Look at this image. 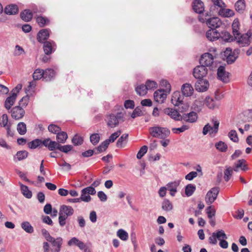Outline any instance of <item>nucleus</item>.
Wrapping results in <instances>:
<instances>
[{
  "label": "nucleus",
  "mask_w": 252,
  "mask_h": 252,
  "mask_svg": "<svg viewBox=\"0 0 252 252\" xmlns=\"http://www.w3.org/2000/svg\"><path fill=\"white\" fill-rule=\"evenodd\" d=\"M32 13L29 9H25L20 13L21 19L25 22L30 21L32 18Z\"/></svg>",
  "instance_id": "nucleus-32"
},
{
  "label": "nucleus",
  "mask_w": 252,
  "mask_h": 252,
  "mask_svg": "<svg viewBox=\"0 0 252 252\" xmlns=\"http://www.w3.org/2000/svg\"><path fill=\"white\" fill-rule=\"evenodd\" d=\"M179 186V183L177 182H173L169 183L167 185V189L170 191V194L171 196H174L177 192V188Z\"/></svg>",
  "instance_id": "nucleus-33"
},
{
  "label": "nucleus",
  "mask_w": 252,
  "mask_h": 252,
  "mask_svg": "<svg viewBox=\"0 0 252 252\" xmlns=\"http://www.w3.org/2000/svg\"><path fill=\"white\" fill-rule=\"evenodd\" d=\"M57 142L52 141L50 138H47L43 140H41V146H44L49 151H55Z\"/></svg>",
  "instance_id": "nucleus-23"
},
{
  "label": "nucleus",
  "mask_w": 252,
  "mask_h": 252,
  "mask_svg": "<svg viewBox=\"0 0 252 252\" xmlns=\"http://www.w3.org/2000/svg\"><path fill=\"white\" fill-rule=\"evenodd\" d=\"M117 236L123 241H126L128 239V233L124 230L120 229L117 232Z\"/></svg>",
  "instance_id": "nucleus-52"
},
{
  "label": "nucleus",
  "mask_w": 252,
  "mask_h": 252,
  "mask_svg": "<svg viewBox=\"0 0 252 252\" xmlns=\"http://www.w3.org/2000/svg\"><path fill=\"white\" fill-rule=\"evenodd\" d=\"M145 85L146 87L147 91L156 89L158 86L157 83L155 81L150 80H148L146 81Z\"/></svg>",
  "instance_id": "nucleus-58"
},
{
  "label": "nucleus",
  "mask_w": 252,
  "mask_h": 252,
  "mask_svg": "<svg viewBox=\"0 0 252 252\" xmlns=\"http://www.w3.org/2000/svg\"><path fill=\"white\" fill-rule=\"evenodd\" d=\"M220 191L219 187H214L208 191L205 197V201L208 204H211L217 199Z\"/></svg>",
  "instance_id": "nucleus-7"
},
{
  "label": "nucleus",
  "mask_w": 252,
  "mask_h": 252,
  "mask_svg": "<svg viewBox=\"0 0 252 252\" xmlns=\"http://www.w3.org/2000/svg\"><path fill=\"white\" fill-rule=\"evenodd\" d=\"M43 70L39 68L35 69L32 74V77L34 80H38L41 78L43 79Z\"/></svg>",
  "instance_id": "nucleus-43"
},
{
  "label": "nucleus",
  "mask_w": 252,
  "mask_h": 252,
  "mask_svg": "<svg viewBox=\"0 0 252 252\" xmlns=\"http://www.w3.org/2000/svg\"><path fill=\"white\" fill-rule=\"evenodd\" d=\"M128 136V134H123L117 140L116 143V146L119 148H122L123 147L124 142L125 141H126V142Z\"/></svg>",
  "instance_id": "nucleus-47"
},
{
  "label": "nucleus",
  "mask_w": 252,
  "mask_h": 252,
  "mask_svg": "<svg viewBox=\"0 0 252 252\" xmlns=\"http://www.w3.org/2000/svg\"><path fill=\"white\" fill-rule=\"evenodd\" d=\"M219 33L220 34L219 38H221L225 42H230L236 39L234 35H231L229 32L226 31H222L220 32H219Z\"/></svg>",
  "instance_id": "nucleus-26"
},
{
  "label": "nucleus",
  "mask_w": 252,
  "mask_h": 252,
  "mask_svg": "<svg viewBox=\"0 0 252 252\" xmlns=\"http://www.w3.org/2000/svg\"><path fill=\"white\" fill-rule=\"evenodd\" d=\"M5 14L8 15H15L18 13L19 11V8L16 4H11L7 5L4 10Z\"/></svg>",
  "instance_id": "nucleus-29"
},
{
  "label": "nucleus",
  "mask_w": 252,
  "mask_h": 252,
  "mask_svg": "<svg viewBox=\"0 0 252 252\" xmlns=\"http://www.w3.org/2000/svg\"><path fill=\"white\" fill-rule=\"evenodd\" d=\"M163 112L175 121H180L181 115L178 110L174 108H166L163 110Z\"/></svg>",
  "instance_id": "nucleus-13"
},
{
  "label": "nucleus",
  "mask_w": 252,
  "mask_h": 252,
  "mask_svg": "<svg viewBox=\"0 0 252 252\" xmlns=\"http://www.w3.org/2000/svg\"><path fill=\"white\" fill-rule=\"evenodd\" d=\"M246 8V2L245 0H238L235 3V8L237 12L239 13H243Z\"/></svg>",
  "instance_id": "nucleus-31"
},
{
  "label": "nucleus",
  "mask_w": 252,
  "mask_h": 252,
  "mask_svg": "<svg viewBox=\"0 0 252 252\" xmlns=\"http://www.w3.org/2000/svg\"><path fill=\"white\" fill-rule=\"evenodd\" d=\"M36 22L40 27H43L49 23V20L47 18L38 16L36 18Z\"/></svg>",
  "instance_id": "nucleus-50"
},
{
  "label": "nucleus",
  "mask_w": 252,
  "mask_h": 252,
  "mask_svg": "<svg viewBox=\"0 0 252 252\" xmlns=\"http://www.w3.org/2000/svg\"><path fill=\"white\" fill-rule=\"evenodd\" d=\"M28 152L25 150L18 151L16 155L17 157H14V160L16 161L17 160L20 161L23 160L28 157Z\"/></svg>",
  "instance_id": "nucleus-37"
},
{
  "label": "nucleus",
  "mask_w": 252,
  "mask_h": 252,
  "mask_svg": "<svg viewBox=\"0 0 252 252\" xmlns=\"http://www.w3.org/2000/svg\"><path fill=\"white\" fill-rule=\"evenodd\" d=\"M160 85L162 87H165L164 89L165 93H169L171 90V86L169 82L166 80H162L160 82Z\"/></svg>",
  "instance_id": "nucleus-60"
},
{
  "label": "nucleus",
  "mask_w": 252,
  "mask_h": 252,
  "mask_svg": "<svg viewBox=\"0 0 252 252\" xmlns=\"http://www.w3.org/2000/svg\"><path fill=\"white\" fill-rule=\"evenodd\" d=\"M181 90L183 94L186 96H191L194 91L192 86L188 83L183 84Z\"/></svg>",
  "instance_id": "nucleus-24"
},
{
  "label": "nucleus",
  "mask_w": 252,
  "mask_h": 252,
  "mask_svg": "<svg viewBox=\"0 0 252 252\" xmlns=\"http://www.w3.org/2000/svg\"><path fill=\"white\" fill-rule=\"evenodd\" d=\"M198 118L197 113L191 111L189 113H185L181 115L180 121H184L187 123H193L196 122Z\"/></svg>",
  "instance_id": "nucleus-11"
},
{
  "label": "nucleus",
  "mask_w": 252,
  "mask_h": 252,
  "mask_svg": "<svg viewBox=\"0 0 252 252\" xmlns=\"http://www.w3.org/2000/svg\"><path fill=\"white\" fill-rule=\"evenodd\" d=\"M235 52H237V54H238V50H235L234 52L232 54L231 49H226L225 54L226 55H228L226 57V62L228 64L233 63L238 58V56L235 55Z\"/></svg>",
  "instance_id": "nucleus-17"
},
{
  "label": "nucleus",
  "mask_w": 252,
  "mask_h": 252,
  "mask_svg": "<svg viewBox=\"0 0 252 252\" xmlns=\"http://www.w3.org/2000/svg\"><path fill=\"white\" fill-rule=\"evenodd\" d=\"M144 115L141 108L140 107H136L131 115L132 118L134 119L136 117L141 116Z\"/></svg>",
  "instance_id": "nucleus-57"
},
{
  "label": "nucleus",
  "mask_w": 252,
  "mask_h": 252,
  "mask_svg": "<svg viewBox=\"0 0 252 252\" xmlns=\"http://www.w3.org/2000/svg\"><path fill=\"white\" fill-rule=\"evenodd\" d=\"M73 148V146L71 145H62L61 144L57 142L55 150H58L60 152L67 154L69 152L72 151Z\"/></svg>",
  "instance_id": "nucleus-30"
},
{
  "label": "nucleus",
  "mask_w": 252,
  "mask_h": 252,
  "mask_svg": "<svg viewBox=\"0 0 252 252\" xmlns=\"http://www.w3.org/2000/svg\"><path fill=\"white\" fill-rule=\"evenodd\" d=\"M218 78L223 82L226 83L229 81V73L225 71L224 66L220 65L218 69Z\"/></svg>",
  "instance_id": "nucleus-14"
},
{
  "label": "nucleus",
  "mask_w": 252,
  "mask_h": 252,
  "mask_svg": "<svg viewBox=\"0 0 252 252\" xmlns=\"http://www.w3.org/2000/svg\"><path fill=\"white\" fill-rule=\"evenodd\" d=\"M91 143L94 146L96 145L99 140L100 136L99 133H95L91 134L90 137Z\"/></svg>",
  "instance_id": "nucleus-49"
},
{
  "label": "nucleus",
  "mask_w": 252,
  "mask_h": 252,
  "mask_svg": "<svg viewBox=\"0 0 252 252\" xmlns=\"http://www.w3.org/2000/svg\"><path fill=\"white\" fill-rule=\"evenodd\" d=\"M11 117L15 120L21 119L25 115V111L20 105L13 107L9 111Z\"/></svg>",
  "instance_id": "nucleus-8"
},
{
  "label": "nucleus",
  "mask_w": 252,
  "mask_h": 252,
  "mask_svg": "<svg viewBox=\"0 0 252 252\" xmlns=\"http://www.w3.org/2000/svg\"><path fill=\"white\" fill-rule=\"evenodd\" d=\"M194 86L197 91L204 92L208 89L209 83L207 80L205 79H197Z\"/></svg>",
  "instance_id": "nucleus-10"
},
{
  "label": "nucleus",
  "mask_w": 252,
  "mask_h": 252,
  "mask_svg": "<svg viewBox=\"0 0 252 252\" xmlns=\"http://www.w3.org/2000/svg\"><path fill=\"white\" fill-rule=\"evenodd\" d=\"M29 101V96L28 95H26L23 97L21 100L19 102V105L21 106L22 108L26 107Z\"/></svg>",
  "instance_id": "nucleus-62"
},
{
  "label": "nucleus",
  "mask_w": 252,
  "mask_h": 252,
  "mask_svg": "<svg viewBox=\"0 0 252 252\" xmlns=\"http://www.w3.org/2000/svg\"><path fill=\"white\" fill-rule=\"evenodd\" d=\"M212 123L213 126H211L208 123L203 127L202 133L203 135H206L208 132L210 135L216 134L218 133L219 130V127L220 123L217 120H213Z\"/></svg>",
  "instance_id": "nucleus-4"
},
{
  "label": "nucleus",
  "mask_w": 252,
  "mask_h": 252,
  "mask_svg": "<svg viewBox=\"0 0 252 252\" xmlns=\"http://www.w3.org/2000/svg\"><path fill=\"white\" fill-rule=\"evenodd\" d=\"M50 31L48 29H44L40 30L37 34V40L40 43L47 41L50 36Z\"/></svg>",
  "instance_id": "nucleus-12"
},
{
  "label": "nucleus",
  "mask_w": 252,
  "mask_h": 252,
  "mask_svg": "<svg viewBox=\"0 0 252 252\" xmlns=\"http://www.w3.org/2000/svg\"><path fill=\"white\" fill-rule=\"evenodd\" d=\"M71 142L74 146H80L83 143L84 139L82 136L78 134H76L72 138Z\"/></svg>",
  "instance_id": "nucleus-38"
},
{
  "label": "nucleus",
  "mask_w": 252,
  "mask_h": 252,
  "mask_svg": "<svg viewBox=\"0 0 252 252\" xmlns=\"http://www.w3.org/2000/svg\"><path fill=\"white\" fill-rule=\"evenodd\" d=\"M81 193L84 194H88V195H94L96 193V190L94 187H91V186L86 188L83 189L81 190Z\"/></svg>",
  "instance_id": "nucleus-56"
},
{
  "label": "nucleus",
  "mask_w": 252,
  "mask_h": 252,
  "mask_svg": "<svg viewBox=\"0 0 252 252\" xmlns=\"http://www.w3.org/2000/svg\"><path fill=\"white\" fill-rule=\"evenodd\" d=\"M228 136L229 138L234 142H238L239 141V138L238 137L237 133L235 130H231L228 134Z\"/></svg>",
  "instance_id": "nucleus-55"
},
{
  "label": "nucleus",
  "mask_w": 252,
  "mask_h": 252,
  "mask_svg": "<svg viewBox=\"0 0 252 252\" xmlns=\"http://www.w3.org/2000/svg\"><path fill=\"white\" fill-rule=\"evenodd\" d=\"M43 43V50L45 54L49 55L54 51V46H56L55 43L53 41H46Z\"/></svg>",
  "instance_id": "nucleus-20"
},
{
  "label": "nucleus",
  "mask_w": 252,
  "mask_h": 252,
  "mask_svg": "<svg viewBox=\"0 0 252 252\" xmlns=\"http://www.w3.org/2000/svg\"><path fill=\"white\" fill-rule=\"evenodd\" d=\"M192 8L195 12L201 14L204 10V3L201 0H194L192 2Z\"/></svg>",
  "instance_id": "nucleus-18"
},
{
  "label": "nucleus",
  "mask_w": 252,
  "mask_h": 252,
  "mask_svg": "<svg viewBox=\"0 0 252 252\" xmlns=\"http://www.w3.org/2000/svg\"><path fill=\"white\" fill-rule=\"evenodd\" d=\"M94 154H95V150L94 149H89L82 152L81 156L83 158H89L92 157Z\"/></svg>",
  "instance_id": "nucleus-64"
},
{
  "label": "nucleus",
  "mask_w": 252,
  "mask_h": 252,
  "mask_svg": "<svg viewBox=\"0 0 252 252\" xmlns=\"http://www.w3.org/2000/svg\"><path fill=\"white\" fill-rule=\"evenodd\" d=\"M232 33L235 38L237 39V37L240 36L241 33L239 32L240 23L238 19H235L232 24Z\"/></svg>",
  "instance_id": "nucleus-28"
},
{
  "label": "nucleus",
  "mask_w": 252,
  "mask_h": 252,
  "mask_svg": "<svg viewBox=\"0 0 252 252\" xmlns=\"http://www.w3.org/2000/svg\"><path fill=\"white\" fill-rule=\"evenodd\" d=\"M206 210L208 217L209 219H211L213 217L215 216L216 211L214 208H212L211 206L208 207Z\"/></svg>",
  "instance_id": "nucleus-63"
},
{
  "label": "nucleus",
  "mask_w": 252,
  "mask_h": 252,
  "mask_svg": "<svg viewBox=\"0 0 252 252\" xmlns=\"http://www.w3.org/2000/svg\"><path fill=\"white\" fill-rule=\"evenodd\" d=\"M149 131L152 137L162 139H165L170 134V131L167 127L159 126L150 127Z\"/></svg>",
  "instance_id": "nucleus-2"
},
{
  "label": "nucleus",
  "mask_w": 252,
  "mask_h": 252,
  "mask_svg": "<svg viewBox=\"0 0 252 252\" xmlns=\"http://www.w3.org/2000/svg\"><path fill=\"white\" fill-rule=\"evenodd\" d=\"M208 73V69L204 65L196 66L193 70L192 74L197 79H204Z\"/></svg>",
  "instance_id": "nucleus-5"
},
{
  "label": "nucleus",
  "mask_w": 252,
  "mask_h": 252,
  "mask_svg": "<svg viewBox=\"0 0 252 252\" xmlns=\"http://www.w3.org/2000/svg\"><path fill=\"white\" fill-rule=\"evenodd\" d=\"M206 36L208 40L213 41L219 39L220 34L217 30L212 29L207 31Z\"/></svg>",
  "instance_id": "nucleus-19"
},
{
  "label": "nucleus",
  "mask_w": 252,
  "mask_h": 252,
  "mask_svg": "<svg viewBox=\"0 0 252 252\" xmlns=\"http://www.w3.org/2000/svg\"><path fill=\"white\" fill-rule=\"evenodd\" d=\"M164 89L158 90L154 94V97L155 100L157 102H163L164 100L166 98V94L165 93Z\"/></svg>",
  "instance_id": "nucleus-22"
},
{
  "label": "nucleus",
  "mask_w": 252,
  "mask_h": 252,
  "mask_svg": "<svg viewBox=\"0 0 252 252\" xmlns=\"http://www.w3.org/2000/svg\"><path fill=\"white\" fill-rule=\"evenodd\" d=\"M19 185L23 195L28 199L31 198L32 197V192L29 189L28 187L21 183H19Z\"/></svg>",
  "instance_id": "nucleus-36"
},
{
  "label": "nucleus",
  "mask_w": 252,
  "mask_h": 252,
  "mask_svg": "<svg viewBox=\"0 0 252 252\" xmlns=\"http://www.w3.org/2000/svg\"><path fill=\"white\" fill-rule=\"evenodd\" d=\"M135 91L139 95L143 96L147 94L146 87L143 84L138 86L135 88Z\"/></svg>",
  "instance_id": "nucleus-48"
},
{
  "label": "nucleus",
  "mask_w": 252,
  "mask_h": 252,
  "mask_svg": "<svg viewBox=\"0 0 252 252\" xmlns=\"http://www.w3.org/2000/svg\"><path fill=\"white\" fill-rule=\"evenodd\" d=\"M109 146L108 142L107 141H104L97 147H95L94 150H95V154L101 153L107 149Z\"/></svg>",
  "instance_id": "nucleus-35"
},
{
  "label": "nucleus",
  "mask_w": 252,
  "mask_h": 252,
  "mask_svg": "<svg viewBox=\"0 0 252 252\" xmlns=\"http://www.w3.org/2000/svg\"><path fill=\"white\" fill-rule=\"evenodd\" d=\"M48 129L50 132L56 134V135L61 130V128L60 126L54 124H50L48 126Z\"/></svg>",
  "instance_id": "nucleus-54"
},
{
  "label": "nucleus",
  "mask_w": 252,
  "mask_h": 252,
  "mask_svg": "<svg viewBox=\"0 0 252 252\" xmlns=\"http://www.w3.org/2000/svg\"><path fill=\"white\" fill-rule=\"evenodd\" d=\"M215 147L218 151L221 152H225L228 149L227 144L222 141L217 142L215 144Z\"/></svg>",
  "instance_id": "nucleus-40"
},
{
  "label": "nucleus",
  "mask_w": 252,
  "mask_h": 252,
  "mask_svg": "<svg viewBox=\"0 0 252 252\" xmlns=\"http://www.w3.org/2000/svg\"><path fill=\"white\" fill-rule=\"evenodd\" d=\"M28 144L29 148L32 149H35L38 147H41V140L40 139H36L31 142H30Z\"/></svg>",
  "instance_id": "nucleus-45"
},
{
  "label": "nucleus",
  "mask_w": 252,
  "mask_h": 252,
  "mask_svg": "<svg viewBox=\"0 0 252 252\" xmlns=\"http://www.w3.org/2000/svg\"><path fill=\"white\" fill-rule=\"evenodd\" d=\"M215 55L209 53H205L201 55L199 60V63L201 65H204L205 67L210 66L214 63Z\"/></svg>",
  "instance_id": "nucleus-9"
},
{
  "label": "nucleus",
  "mask_w": 252,
  "mask_h": 252,
  "mask_svg": "<svg viewBox=\"0 0 252 252\" xmlns=\"http://www.w3.org/2000/svg\"><path fill=\"white\" fill-rule=\"evenodd\" d=\"M204 103L210 109H214L217 106L215 100L209 96L206 97Z\"/></svg>",
  "instance_id": "nucleus-41"
},
{
  "label": "nucleus",
  "mask_w": 252,
  "mask_h": 252,
  "mask_svg": "<svg viewBox=\"0 0 252 252\" xmlns=\"http://www.w3.org/2000/svg\"><path fill=\"white\" fill-rule=\"evenodd\" d=\"M44 76L43 79L46 81H50L53 79L56 75V72L54 70L51 68H47L43 70Z\"/></svg>",
  "instance_id": "nucleus-27"
},
{
  "label": "nucleus",
  "mask_w": 252,
  "mask_h": 252,
  "mask_svg": "<svg viewBox=\"0 0 252 252\" xmlns=\"http://www.w3.org/2000/svg\"><path fill=\"white\" fill-rule=\"evenodd\" d=\"M74 209L70 206L63 205L60 206L59 213V223L61 227L66 224V220L68 217L74 214Z\"/></svg>",
  "instance_id": "nucleus-1"
},
{
  "label": "nucleus",
  "mask_w": 252,
  "mask_h": 252,
  "mask_svg": "<svg viewBox=\"0 0 252 252\" xmlns=\"http://www.w3.org/2000/svg\"><path fill=\"white\" fill-rule=\"evenodd\" d=\"M148 147L147 146H143L138 151L136 158L138 159H141L142 157L147 153Z\"/></svg>",
  "instance_id": "nucleus-61"
},
{
  "label": "nucleus",
  "mask_w": 252,
  "mask_h": 252,
  "mask_svg": "<svg viewBox=\"0 0 252 252\" xmlns=\"http://www.w3.org/2000/svg\"><path fill=\"white\" fill-rule=\"evenodd\" d=\"M206 24L210 29H216L222 25V22L219 18L213 17L207 20Z\"/></svg>",
  "instance_id": "nucleus-15"
},
{
  "label": "nucleus",
  "mask_w": 252,
  "mask_h": 252,
  "mask_svg": "<svg viewBox=\"0 0 252 252\" xmlns=\"http://www.w3.org/2000/svg\"><path fill=\"white\" fill-rule=\"evenodd\" d=\"M233 174V168L230 167H226L224 172V179L226 182H228Z\"/></svg>",
  "instance_id": "nucleus-51"
},
{
  "label": "nucleus",
  "mask_w": 252,
  "mask_h": 252,
  "mask_svg": "<svg viewBox=\"0 0 252 252\" xmlns=\"http://www.w3.org/2000/svg\"><path fill=\"white\" fill-rule=\"evenodd\" d=\"M8 122V118L7 115L6 114H3L0 120V126L2 127H6L9 126Z\"/></svg>",
  "instance_id": "nucleus-59"
},
{
  "label": "nucleus",
  "mask_w": 252,
  "mask_h": 252,
  "mask_svg": "<svg viewBox=\"0 0 252 252\" xmlns=\"http://www.w3.org/2000/svg\"><path fill=\"white\" fill-rule=\"evenodd\" d=\"M48 242L51 243L52 247L55 248V252H59L61 251L63 244V239L61 237H59L55 239L52 237V240H50Z\"/></svg>",
  "instance_id": "nucleus-16"
},
{
  "label": "nucleus",
  "mask_w": 252,
  "mask_h": 252,
  "mask_svg": "<svg viewBox=\"0 0 252 252\" xmlns=\"http://www.w3.org/2000/svg\"><path fill=\"white\" fill-rule=\"evenodd\" d=\"M17 98L16 94L14 93L12 94L10 93L9 96L7 97L4 102V107L8 110H9L11 107L14 105Z\"/></svg>",
  "instance_id": "nucleus-21"
},
{
  "label": "nucleus",
  "mask_w": 252,
  "mask_h": 252,
  "mask_svg": "<svg viewBox=\"0 0 252 252\" xmlns=\"http://www.w3.org/2000/svg\"><path fill=\"white\" fill-rule=\"evenodd\" d=\"M17 130L20 135H24L27 132V126L24 122H20L17 125Z\"/></svg>",
  "instance_id": "nucleus-46"
},
{
  "label": "nucleus",
  "mask_w": 252,
  "mask_h": 252,
  "mask_svg": "<svg viewBox=\"0 0 252 252\" xmlns=\"http://www.w3.org/2000/svg\"><path fill=\"white\" fill-rule=\"evenodd\" d=\"M196 189L195 185L193 184H188L185 188V193L187 196H190L193 193Z\"/></svg>",
  "instance_id": "nucleus-44"
},
{
  "label": "nucleus",
  "mask_w": 252,
  "mask_h": 252,
  "mask_svg": "<svg viewBox=\"0 0 252 252\" xmlns=\"http://www.w3.org/2000/svg\"><path fill=\"white\" fill-rule=\"evenodd\" d=\"M161 208L163 210L169 212L172 210L173 205L168 199H165L162 202Z\"/></svg>",
  "instance_id": "nucleus-39"
},
{
  "label": "nucleus",
  "mask_w": 252,
  "mask_h": 252,
  "mask_svg": "<svg viewBox=\"0 0 252 252\" xmlns=\"http://www.w3.org/2000/svg\"><path fill=\"white\" fill-rule=\"evenodd\" d=\"M121 132L122 131L121 130H117L116 132L111 134L109 139H106L105 140L108 142L109 144L110 142H114L115 140L120 136Z\"/></svg>",
  "instance_id": "nucleus-53"
},
{
  "label": "nucleus",
  "mask_w": 252,
  "mask_h": 252,
  "mask_svg": "<svg viewBox=\"0 0 252 252\" xmlns=\"http://www.w3.org/2000/svg\"><path fill=\"white\" fill-rule=\"evenodd\" d=\"M68 138L67 134L66 132L64 131H60L56 135V139L57 142H58L59 144L62 143L63 144L65 143L67 139Z\"/></svg>",
  "instance_id": "nucleus-34"
},
{
  "label": "nucleus",
  "mask_w": 252,
  "mask_h": 252,
  "mask_svg": "<svg viewBox=\"0 0 252 252\" xmlns=\"http://www.w3.org/2000/svg\"><path fill=\"white\" fill-rule=\"evenodd\" d=\"M21 227L28 233H32L34 230L33 227L28 221L23 222L21 223Z\"/></svg>",
  "instance_id": "nucleus-42"
},
{
  "label": "nucleus",
  "mask_w": 252,
  "mask_h": 252,
  "mask_svg": "<svg viewBox=\"0 0 252 252\" xmlns=\"http://www.w3.org/2000/svg\"><path fill=\"white\" fill-rule=\"evenodd\" d=\"M171 102L175 106H179L182 104L183 96L179 92H174L171 98Z\"/></svg>",
  "instance_id": "nucleus-25"
},
{
  "label": "nucleus",
  "mask_w": 252,
  "mask_h": 252,
  "mask_svg": "<svg viewBox=\"0 0 252 252\" xmlns=\"http://www.w3.org/2000/svg\"><path fill=\"white\" fill-rule=\"evenodd\" d=\"M107 126L111 128L118 126L119 123L125 121L124 114L122 112H118L116 115L110 114L107 116Z\"/></svg>",
  "instance_id": "nucleus-3"
},
{
  "label": "nucleus",
  "mask_w": 252,
  "mask_h": 252,
  "mask_svg": "<svg viewBox=\"0 0 252 252\" xmlns=\"http://www.w3.org/2000/svg\"><path fill=\"white\" fill-rule=\"evenodd\" d=\"M252 35V32L251 31H248V32L243 34H240V36L237 37V42L240 46L244 47L249 46L251 42V37Z\"/></svg>",
  "instance_id": "nucleus-6"
}]
</instances>
